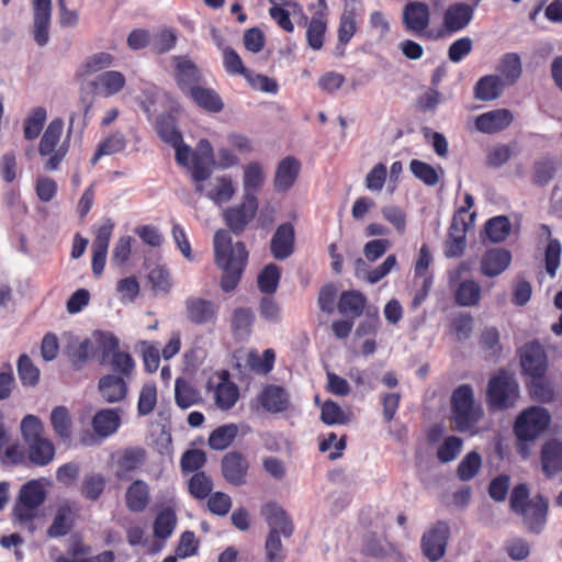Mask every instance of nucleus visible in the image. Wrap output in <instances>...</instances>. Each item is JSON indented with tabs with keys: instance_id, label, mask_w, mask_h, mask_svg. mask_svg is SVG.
Masks as SVG:
<instances>
[{
	"instance_id": "obj_1",
	"label": "nucleus",
	"mask_w": 562,
	"mask_h": 562,
	"mask_svg": "<svg viewBox=\"0 0 562 562\" xmlns=\"http://www.w3.org/2000/svg\"><path fill=\"white\" fill-rule=\"evenodd\" d=\"M214 164V150L211 143L207 139H201L193 160L184 168L191 173L195 191L221 206L233 199L236 187L231 176L221 175L211 178Z\"/></svg>"
},
{
	"instance_id": "obj_2",
	"label": "nucleus",
	"mask_w": 562,
	"mask_h": 562,
	"mask_svg": "<svg viewBox=\"0 0 562 562\" xmlns=\"http://www.w3.org/2000/svg\"><path fill=\"white\" fill-rule=\"evenodd\" d=\"M216 265L223 270L221 288L224 292L233 291L247 263L248 252L241 241L233 244L228 231L218 229L213 237Z\"/></svg>"
},
{
	"instance_id": "obj_3",
	"label": "nucleus",
	"mask_w": 562,
	"mask_h": 562,
	"mask_svg": "<svg viewBox=\"0 0 562 562\" xmlns=\"http://www.w3.org/2000/svg\"><path fill=\"white\" fill-rule=\"evenodd\" d=\"M20 430L30 462L37 467L49 464L55 457V446L50 439L44 437L43 422L29 414L21 420Z\"/></svg>"
},
{
	"instance_id": "obj_4",
	"label": "nucleus",
	"mask_w": 562,
	"mask_h": 562,
	"mask_svg": "<svg viewBox=\"0 0 562 562\" xmlns=\"http://www.w3.org/2000/svg\"><path fill=\"white\" fill-rule=\"evenodd\" d=\"M452 420L459 431L472 430L482 417L483 411L473 397L471 386L457 387L451 397Z\"/></svg>"
},
{
	"instance_id": "obj_5",
	"label": "nucleus",
	"mask_w": 562,
	"mask_h": 562,
	"mask_svg": "<svg viewBox=\"0 0 562 562\" xmlns=\"http://www.w3.org/2000/svg\"><path fill=\"white\" fill-rule=\"evenodd\" d=\"M45 498L46 493L40 481L31 480L23 484L13 507L14 519L33 531L32 521L37 517L38 508L44 504Z\"/></svg>"
},
{
	"instance_id": "obj_6",
	"label": "nucleus",
	"mask_w": 562,
	"mask_h": 562,
	"mask_svg": "<svg viewBox=\"0 0 562 562\" xmlns=\"http://www.w3.org/2000/svg\"><path fill=\"white\" fill-rule=\"evenodd\" d=\"M156 131L164 143L175 148L176 161L182 167L190 165L195 156V151L183 143L182 135L177 128L175 117L170 114H161L158 116Z\"/></svg>"
},
{
	"instance_id": "obj_7",
	"label": "nucleus",
	"mask_w": 562,
	"mask_h": 562,
	"mask_svg": "<svg viewBox=\"0 0 562 562\" xmlns=\"http://www.w3.org/2000/svg\"><path fill=\"white\" fill-rule=\"evenodd\" d=\"M550 422L548 409L531 406L517 417L514 431L519 440H535L547 430Z\"/></svg>"
},
{
	"instance_id": "obj_8",
	"label": "nucleus",
	"mask_w": 562,
	"mask_h": 562,
	"mask_svg": "<svg viewBox=\"0 0 562 562\" xmlns=\"http://www.w3.org/2000/svg\"><path fill=\"white\" fill-rule=\"evenodd\" d=\"M518 398V384L512 374L504 371L491 379L487 400L491 407L506 409L513 407Z\"/></svg>"
},
{
	"instance_id": "obj_9",
	"label": "nucleus",
	"mask_w": 562,
	"mask_h": 562,
	"mask_svg": "<svg viewBox=\"0 0 562 562\" xmlns=\"http://www.w3.org/2000/svg\"><path fill=\"white\" fill-rule=\"evenodd\" d=\"M258 211L257 198H244L238 205L224 210L223 217L229 231L236 235L241 234L254 220Z\"/></svg>"
},
{
	"instance_id": "obj_10",
	"label": "nucleus",
	"mask_w": 562,
	"mask_h": 562,
	"mask_svg": "<svg viewBox=\"0 0 562 562\" xmlns=\"http://www.w3.org/2000/svg\"><path fill=\"white\" fill-rule=\"evenodd\" d=\"M402 22L407 32L425 35L430 25L429 7L422 1L407 2L403 8Z\"/></svg>"
},
{
	"instance_id": "obj_11",
	"label": "nucleus",
	"mask_w": 562,
	"mask_h": 562,
	"mask_svg": "<svg viewBox=\"0 0 562 562\" xmlns=\"http://www.w3.org/2000/svg\"><path fill=\"white\" fill-rule=\"evenodd\" d=\"M449 531L448 524L438 521L434 528L424 533L422 538V549L425 557L430 561L436 562L443 557Z\"/></svg>"
},
{
	"instance_id": "obj_12",
	"label": "nucleus",
	"mask_w": 562,
	"mask_h": 562,
	"mask_svg": "<svg viewBox=\"0 0 562 562\" xmlns=\"http://www.w3.org/2000/svg\"><path fill=\"white\" fill-rule=\"evenodd\" d=\"M520 364L524 372L532 379L542 378L548 367L542 346L537 341L526 344L520 351Z\"/></svg>"
},
{
	"instance_id": "obj_13",
	"label": "nucleus",
	"mask_w": 562,
	"mask_h": 562,
	"mask_svg": "<svg viewBox=\"0 0 562 562\" xmlns=\"http://www.w3.org/2000/svg\"><path fill=\"white\" fill-rule=\"evenodd\" d=\"M261 515L269 526V532L290 538L294 526L286 512L277 503H268L261 508Z\"/></svg>"
},
{
	"instance_id": "obj_14",
	"label": "nucleus",
	"mask_w": 562,
	"mask_h": 562,
	"mask_svg": "<svg viewBox=\"0 0 562 562\" xmlns=\"http://www.w3.org/2000/svg\"><path fill=\"white\" fill-rule=\"evenodd\" d=\"M50 13V0H33V37L38 46L49 41Z\"/></svg>"
},
{
	"instance_id": "obj_15",
	"label": "nucleus",
	"mask_w": 562,
	"mask_h": 562,
	"mask_svg": "<svg viewBox=\"0 0 562 562\" xmlns=\"http://www.w3.org/2000/svg\"><path fill=\"white\" fill-rule=\"evenodd\" d=\"M65 353L76 370L82 369L92 359L95 352V345L89 338L79 339L72 335L66 336Z\"/></svg>"
},
{
	"instance_id": "obj_16",
	"label": "nucleus",
	"mask_w": 562,
	"mask_h": 562,
	"mask_svg": "<svg viewBox=\"0 0 562 562\" xmlns=\"http://www.w3.org/2000/svg\"><path fill=\"white\" fill-rule=\"evenodd\" d=\"M549 502L541 495H537L528 502L519 513L524 517V524L530 532L540 533L547 521Z\"/></svg>"
},
{
	"instance_id": "obj_17",
	"label": "nucleus",
	"mask_w": 562,
	"mask_h": 562,
	"mask_svg": "<svg viewBox=\"0 0 562 562\" xmlns=\"http://www.w3.org/2000/svg\"><path fill=\"white\" fill-rule=\"evenodd\" d=\"M482 0H473L472 4L457 2L448 7L443 14V25L449 32H458L467 27L474 14L475 7Z\"/></svg>"
},
{
	"instance_id": "obj_18",
	"label": "nucleus",
	"mask_w": 562,
	"mask_h": 562,
	"mask_svg": "<svg viewBox=\"0 0 562 562\" xmlns=\"http://www.w3.org/2000/svg\"><path fill=\"white\" fill-rule=\"evenodd\" d=\"M187 318L196 325L213 324L217 317L216 305L209 300L192 296L186 301Z\"/></svg>"
},
{
	"instance_id": "obj_19",
	"label": "nucleus",
	"mask_w": 562,
	"mask_h": 562,
	"mask_svg": "<svg viewBox=\"0 0 562 562\" xmlns=\"http://www.w3.org/2000/svg\"><path fill=\"white\" fill-rule=\"evenodd\" d=\"M147 458L143 447H128L123 449L115 461V475L120 480L128 479L131 473L142 467Z\"/></svg>"
},
{
	"instance_id": "obj_20",
	"label": "nucleus",
	"mask_w": 562,
	"mask_h": 562,
	"mask_svg": "<svg viewBox=\"0 0 562 562\" xmlns=\"http://www.w3.org/2000/svg\"><path fill=\"white\" fill-rule=\"evenodd\" d=\"M295 232L291 223H283L276 229L271 241L270 250L277 260L289 258L294 251Z\"/></svg>"
},
{
	"instance_id": "obj_21",
	"label": "nucleus",
	"mask_w": 562,
	"mask_h": 562,
	"mask_svg": "<svg viewBox=\"0 0 562 562\" xmlns=\"http://www.w3.org/2000/svg\"><path fill=\"white\" fill-rule=\"evenodd\" d=\"M513 114L507 109H496L479 115L475 127L484 134H494L507 128L513 122Z\"/></svg>"
},
{
	"instance_id": "obj_22",
	"label": "nucleus",
	"mask_w": 562,
	"mask_h": 562,
	"mask_svg": "<svg viewBox=\"0 0 562 562\" xmlns=\"http://www.w3.org/2000/svg\"><path fill=\"white\" fill-rule=\"evenodd\" d=\"M300 170L301 164L296 158L289 156L280 160L274 173V189L278 192L289 191L296 182Z\"/></svg>"
},
{
	"instance_id": "obj_23",
	"label": "nucleus",
	"mask_w": 562,
	"mask_h": 562,
	"mask_svg": "<svg viewBox=\"0 0 562 562\" xmlns=\"http://www.w3.org/2000/svg\"><path fill=\"white\" fill-rule=\"evenodd\" d=\"M172 65L177 83L182 90L190 91L191 87H196L201 80V74L189 57L175 56L172 57Z\"/></svg>"
},
{
	"instance_id": "obj_24",
	"label": "nucleus",
	"mask_w": 562,
	"mask_h": 562,
	"mask_svg": "<svg viewBox=\"0 0 562 562\" xmlns=\"http://www.w3.org/2000/svg\"><path fill=\"white\" fill-rule=\"evenodd\" d=\"M247 471L248 462L239 452H229L223 457L222 473L231 484H244Z\"/></svg>"
},
{
	"instance_id": "obj_25",
	"label": "nucleus",
	"mask_w": 562,
	"mask_h": 562,
	"mask_svg": "<svg viewBox=\"0 0 562 562\" xmlns=\"http://www.w3.org/2000/svg\"><path fill=\"white\" fill-rule=\"evenodd\" d=\"M512 261L508 250L494 248L488 250L481 260V271L486 277H496L503 273Z\"/></svg>"
},
{
	"instance_id": "obj_26",
	"label": "nucleus",
	"mask_w": 562,
	"mask_h": 562,
	"mask_svg": "<svg viewBox=\"0 0 562 562\" xmlns=\"http://www.w3.org/2000/svg\"><path fill=\"white\" fill-rule=\"evenodd\" d=\"M99 392L106 403H117L126 397L128 386L123 378L108 374L100 379Z\"/></svg>"
},
{
	"instance_id": "obj_27",
	"label": "nucleus",
	"mask_w": 562,
	"mask_h": 562,
	"mask_svg": "<svg viewBox=\"0 0 562 562\" xmlns=\"http://www.w3.org/2000/svg\"><path fill=\"white\" fill-rule=\"evenodd\" d=\"M150 498L149 486L143 480H135L126 488L125 504L134 513H142L148 506Z\"/></svg>"
},
{
	"instance_id": "obj_28",
	"label": "nucleus",
	"mask_w": 562,
	"mask_h": 562,
	"mask_svg": "<svg viewBox=\"0 0 562 562\" xmlns=\"http://www.w3.org/2000/svg\"><path fill=\"white\" fill-rule=\"evenodd\" d=\"M90 86L104 97L119 93L125 86V77L122 72L110 70L99 75Z\"/></svg>"
},
{
	"instance_id": "obj_29",
	"label": "nucleus",
	"mask_w": 562,
	"mask_h": 562,
	"mask_svg": "<svg viewBox=\"0 0 562 562\" xmlns=\"http://www.w3.org/2000/svg\"><path fill=\"white\" fill-rule=\"evenodd\" d=\"M265 183V171L258 161H250L244 167L243 189L244 198H256V193Z\"/></svg>"
},
{
	"instance_id": "obj_30",
	"label": "nucleus",
	"mask_w": 562,
	"mask_h": 562,
	"mask_svg": "<svg viewBox=\"0 0 562 562\" xmlns=\"http://www.w3.org/2000/svg\"><path fill=\"white\" fill-rule=\"evenodd\" d=\"M541 461L547 475L562 471V442L557 439L546 442L542 447Z\"/></svg>"
},
{
	"instance_id": "obj_31",
	"label": "nucleus",
	"mask_w": 562,
	"mask_h": 562,
	"mask_svg": "<svg viewBox=\"0 0 562 562\" xmlns=\"http://www.w3.org/2000/svg\"><path fill=\"white\" fill-rule=\"evenodd\" d=\"M120 425L121 418L117 412L110 408L99 411L92 419L93 430L100 438L113 435Z\"/></svg>"
},
{
	"instance_id": "obj_32",
	"label": "nucleus",
	"mask_w": 562,
	"mask_h": 562,
	"mask_svg": "<svg viewBox=\"0 0 562 562\" xmlns=\"http://www.w3.org/2000/svg\"><path fill=\"white\" fill-rule=\"evenodd\" d=\"M262 407L270 413H281L289 407V396L284 389L277 385L267 386L260 396Z\"/></svg>"
},
{
	"instance_id": "obj_33",
	"label": "nucleus",
	"mask_w": 562,
	"mask_h": 562,
	"mask_svg": "<svg viewBox=\"0 0 562 562\" xmlns=\"http://www.w3.org/2000/svg\"><path fill=\"white\" fill-rule=\"evenodd\" d=\"M227 375V372H223L221 374V381L217 383L214 393L215 404L221 409H228L233 407L239 396L237 386L228 380Z\"/></svg>"
},
{
	"instance_id": "obj_34",
	"label": "nucleus",
	"mask_w": 562,
	"mask_h": 562,
	"mask_svg": "<svg viewBox=\"0 0 562 562\" xmlns=\"http://www.w3.org/2000/svg\"><path fill=\"white\" fill-rule=\"evenodd\" d=\"M50 424L55 435L66 445L72 438V422L65 406H57L50 413Z\"/></svg>"
},
{
	"instance_id": "obj_35",
	"label": "nucleus",
	"mask_w": 562,
	"mask_h": 562,
	"mask_svg": "<svg viewBox=\"0 0 562 562\" xmlns=\"http://www.w3.org/2000/svg\"><path fill=\"white\" fill-rule=\"evenodd\" d=\"M505 86V82L502 80L499 76H484L475 85V98L481 101L495 100L503 93Z\"/></svg>"
},
{
	"instance_id": "obj_36",
	"label": "nucleus",
	"mask_w": 562,
	"mask_h": 562,
	"mask_svg": "<svg viewBox=\"0 0 562 562\" xmlns=\"http://www.w3.org/2000/svg\"><path fill=\"white\" fill-rule=\"evenodd\" d=\"M502 80L506 86H513L522 74L521 60L518 54L507 53L502 56L497 65Z\"/></svg>"
},
{
	"instance_id": "obj_37",
	"label": "nucleus",
	"mask_w": 562,
	"mask_h": 562,
	"mask_svg": "<svg viewBox=\"0 0 562 562\" xmlns=\"http://www.w3.org/2000/svg\"><path fill=\"white\" fill-rule=\"evenodd\" d=\"M188 92L193 101L206 111L217 113L224 106L221 97L214 90L196 86L191 87Z\"/></svg>"
},
{
	"instance_id": "obj_38",
	"label": "nucleus",
	"mask_w": 562,
	"mask_h": 562,
	"mask_svg": "<svg viewBox=\"0 0 562 562\" xmlns=\"http://www.w3.org/2000/svg\"><path fill=\"white\" fill-rule=\"evenodd\" d=\"M64 123L60 119L53 120L40 142L38 151L42 156L50 155L58 148Z\"/></svg>"
},
{
	"instance_id": "obj_39",
	"label": "nucleus",
	"mask_w": 562,
	"mask_h": 562,
	"mask_svg": "<svg viewBox=\"0 0 562 562\" xmlns=\"http://www.w3.org/2000/svg\"><path fill=\"white\" fill-rule=\"evenodd\" d=\"M367 304V300L359 291H345L340 295L338 310L344 315H352L358 317L362 314Z\"/></svg>"
},
{
	"instance_id": "obj_40",
	"label": "nucleus",
	"mask_w": 562,
	"mask_h": 562,
	"mask_svg": "<svg viewBox=\"0 0 562 562\" xmlns=\"http://www.w3.org/2000/svg\"><path fill=\"white\" fill-rule=\"evenodd\" d=\"M72 527V509L69 505H61L47 530L50 538H58L67 535Z\"/></svg>"
},
{
	"instance_id": "obj_41",
	"label": "nucleus",
	"mask_w": 562,
	"mask_h": 562,
	"mask_svg": "<svg viewBox=\"0 0 562 562\" xmlns=\"http://www.w3.org/2000/svg\"><path fill=\"white\" fill-rule=\"evenodd\" d=\"M352 419V413L342 411L334 401H326L321 406V420L326 425H346Z\"/></svg>"
},
{
	"instance_id": "obj_42",
	"label": "nucleus",
	"mask_w": 562,
	"mask_h": 562,
	"mask_svg": "<svg viewBox=\"0 0 562 562\" xmlns=\"http://www.w3.org/2000/svg\"><path fill=\"white\" fill-rule=\"evenodd\" d=\"M254 319V313L249 308H236L232 315V329L235 337L240 340L246 339L249 336Z\"/></svg>"
},
{
	"instance_id": "obj_43",
	"label": "nucleus",
	"mask_w": 562,
	"mask_h": 562,
	"mask_svg": "<svg viewBox=\"0 0 562 562\" xmlns=\"http://www.w3.org/2000/svg\"><path fill=\"white\" fill-rule=\"evenodd\" d=\"M125 146L126 138L122 133L115 132L111 134L98 146L95 154L91 158V165H95L102 156H110L120 153L125 148Z\"/></svg>"
},
{
	"instance_id": "obj_44",
	"label": "nucleus",
	"mask_w": 562,
	"mask_h": 562,
	"mask_svg": "<svg viewBox=\"0 0 562 562\" xmlns=\"http://www.w3.org/2000/svg\"><path fill=\"white\" fill-rule=\"evenodd\" d=\"M175 397L177 405L182 409L189 408L201 401L199 392L182 379L176 381Z\"/></svg>"
},
{
	"instance_id": "obj_45",
	"label": "nucleus",
	"mask_w": 562,
	"mask_h": 562,
	"mask_svg": "<svg viewBox=\"0 0 562 562\" xmlns=\"http://www.w3.org/2000/svg\"><path fill=\"white\" fill-rule=\"evenodd\" d=\"M238 434V427L235 424L221 426L213 430L209 437V445L214 450L226 449Z\"/></svg>"
},
{
	"instance_id": "obj_46",
	"label": "nucleus",
	"mask_w": 562,
	"mask_h": 562,
	"mask_svg": "<svg viewBox=\"0 0 562 562\" xmlns=\"http://www.w3.org/2000/svg\"><path fill=\"white\" fill-rule=\"evenodd\" d=\"M177 525V516L173 509L165 508L156 517L154 522V535L158 539L169 538Z\"/></svg>"
},
{
	"instance_id": "obj_47",
	"label": "nucleus",
	"mask_w": 562,
	"mask_h": 562,
	"mask_svg": "<svg viewBox=\"0 0 562 562\" xmlns=\"http://www.w3.org/2000/svg\"><path fill=\"white\" fill-rule=\"evenodd\" d=\"M480 299L481 286L473 280L461 282L456 291V302L461 306H473Z\"/></svg>"
},
{
	"instance_id": "obj_48",
	"label": "nucleus",
	"mask_w": 562,
	"mask_h": 562,
	"mask_svg": "<svg viewBox=\"0 0 562 562\" xmlns=\"http://www.w3.org/2000/svg\"><path fill=\"white\" fill-rule=\"evenodd\" d=\"M280 268L277 265H267L258 276V288L261 292L267 294L276 292L280 281Z\"/></svg>"
},
{
	"instance_id": "obj_49",
	"label": "nucleus",
	"mask_w": 562,
	"mask_h": 562,
	"mask_svg": "<svg viewBox=\"0 0 562 562\" xmlns=\"http://www.w3.org/2000/svg\"><path fill=\"white\" fill-rule=\"evenodd\" d=\"M510 232V223L506 216H496L485 224V233L493 243H501L506 239Z\"/></svg>"
},
{
	"instance_id": "obj_50",
	"label": "nucleus",
	"mask_w": 562,
	"mask_h": 562,
	"mask_svg": "<svg viewBox=\"0 0 562 562\" xmlns=\"http://www.w3.org/2000/svg\"><path fill=\"white\" fill-rule=\"evenodd\" d=\"M157 404V387L154 383H146L142 386L138 402L137 413L139 416L149 415Z\"/></svg>"
},
{
	"instance_id": "obj_51",
	"label": "nucleus",
	"mask_w": 562,
	"mask_h": 562,
	"mask_svg": "<svg viewBox=\"0 0 562 562\" xmlns=\"http://www.w3.org/2000/svg\"><path fill=\"white\" fill-rule=\"evenodd\" d=\"M412 173L426 186L434 187L439 182L438 171L429 164L413 159L409 164Z\"/></svg>"
},
{
	"instance_id": "obj_52",
	"label": "nucleus",
	"mask_w": 562,
	"mask_h": 562,
	"mask_svg": "<svg viewBox=\"0 0 562 562\" xmlns=\"http://www.w3.org/2000/svg\"><path fill=\"white\" fill-rule=\"evenodd\" d=\"M45 121L46 110L42 106L34 109L24 122V137L29 140L35 139L40 135Z\"/></svg>"
},
{
	"instance_id": "obj_53",
	"label": "nucleus",
	"mask_w": 562,
	"mask_h": 562,
	"mask_svg": "<svg viewBox=\"0 0 562 562\" xmlns=\"http://www.w3.org/2000/svg\"><path fill=\"white\" fill-rule=\"evenodd\" d=\"M113 56L109 53L100 52L88 57L81 66V75L90 76L112 66Z\"/></svg>"
},
{
	"instance_id": "obj_54",
	"label": "nucleus",
	"mask_w": 562,
	"mask_h": 562,
	"mask_svg": "<svg viewBox=\"0 0 562 562\" xmlns=\"http://www.w3.org/2000/svg\"><path fill=\"white\" fill-rule=\"evenodd\" d=\"M482 464L481 456L475 452H469L458 467V476L461 481L472 480L479 472Z\"/></svg>"
},
{
	"instance_id": "obj_55",
	"label": "nucleus",
	"mask_w": 562,
	"mask_h": 562,
	"mask_svg": "<svg viewBox=\"0 0 562 562\" xmlns=\"http://www.w3.org/2000/svg\"><path fill=\"white\" fill-rule=\"evenodd\" d=\"M148 280L156 295L167 294L171 288L170 273L161 266H157L150 270Z\"/></svg>"
},
{
	"instance_id": "obj_56",
	"label": "nucleus",
	"mask_w": 562,
	"mask_h": 562,
	"mask_svg": "<svg viewBox=\"0 0 562 562\" xmlns=\"http://www.w3.org/2000/svg\"><path fill=\"white\" fill-rule=\"evenodd\" d=\"M18 373L24 385L34 386L40 379V370L33 364L29 356L22 355L18 361Z\"/></svg>"
},
{
	"instance_id": "obj_57",
	"label": "nucleus",
	"mask_w": 562,
	"mask_h": 562,
	"mask_svg": "<svg viewBox=\"0 0 562 562\" xmlns=\"http://www.w3.org/2000/svg\"><path fill=\"white\" fill-rule=\"evenodd\" d=\"M383 218L389 222L400 236L406 232V214L395 205H386L381 210Z\"/></svg>"
},
{
	"instance_id": "obj_58",
	"label": "nucleus",
	"mask_w": 562,
	"mask_h": 562,
	"mask_svg": "<svg viewBox=\"0 0 562 562\" xmlns=\"http://www.w3.org/2000/svg\"><path fill=\"white\" fill-rule=\"evenodd\" d=\"M213 487L212 480L204 472L195 473L189 481V492L194 498H205Z\"/></svg>"
},
{
	"instance_id": "obj_59",
	"label": "nucleus",
	"mask_w": 562,
	"mask_h": 562,
	"mask_svg": "<svg viewBox=\"0 0 562 562\" xmlns=\"http://www.w3.org/2000/svg\"><path fill=\"white\" fill-rule=\"evenodd\" d=\"M105 486V481L100 474L87 475L81 485L82 495L90 499L95 501L100 497Z\"/></svg>"
},
{
	"instance_id": "obj_60",
	"label": "nucleus",
	"mask_w": 562,
	"mask_h": 562,
	"mask_svg": "<svg viewBox=\"0 0 562 562\" xmlns=\"http://www.w3.org/2000/svg\"><path fill=\"white\" fill-rule=\"evenodd\" d=\"M223 64L225 70L231 75H240L245 77L248 72L240 56L229 46L223 47Z\"/></svg>"
},
{
	"instance_id": "obj_61",
	"label": "nucleus",
	"mask_w": 562,
	"mask_h": 562,
	"mask_svg": "<svg viewBox=\"0 0 562 562\" xmlns=\"http://www.w3.org/2000/svg\"><path fill=\"white\" fill-rule=\"evenodd\" d=\"M326 31V23L318 19L313 18L307 26L306 38L311 48L318 50L323 46V37Z\"/></svg>"
},
{
	"instance_id": "obj_62",
	"label": "nucleus",
	"mask_w": 562,
	"mask_h": 562,
	"mask_svg": "<svg viewBox=\"0 0 562 562\" xmlns=\"http://www.w3.org/2000/svg\"><path fill=\"white\" fill-rule=\"evenodd\" d=\"M266 562H283V546L281 535L268 532L265 543Z\"/></svg>"
},
{
	"instance_id": "obj_63",
	"label": "nucleus",
	"mask_w": 562,
	"mask_h": 562,
	"mask_svg": "<svg viewBox=\"0 0 562 562\" xmlns=\"http://www.w3.org/2000/svg\"><path fill=\"white\" fill-rule=\"evenodd\" d=\"M98 348L102 352V359L105 360L119 352V339L111 333L98 331L94 334Z\"/></svg>"
},
{
	"instance_id": "obj_64",
	"label": "nucleus",
	"mask_w": 562,
	"mask_h": 562,
	"mask_svg": "<svg viewBox=\"0 0 562 562\" xmlns=\"http://www.w3.org/2000/svg\"><path fill=\"white\" fill-rule=\"evenodd\" d=\"M462 448V440L458 437H448L437 451L438 459L443 462H450L457 458Z\"/></svg>"
}]
</instances>
